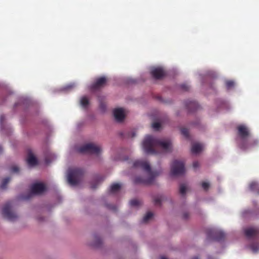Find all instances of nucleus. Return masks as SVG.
I'll return each mask as SVG.
<instances>
[{"mask_svg": "<svg viewBox=\"0 0 259 259\" xmlns=\"http://www.w3.org/2000/svg\"><path fill=\"white\" fill-rule=\"evenodd\" d=\"M46 190L45 185L42 183H36L31 186V193L25 198V199H29L33 194H41Z\"/></svg>", "mask_w": 259, "mask_h": 259, "instance_id": "6e6552de", "label": "nucleus"}, {"mask_svg": "<svg viewBox=\"0 0 259 259\" xmlns=\"http://www.w3.org/2000/svg\"><path fill=\"white\" fill-rule=\"evenodd\" d=\"M202 187L205 191H207L209 187V184L207 182H203L202 183Z\"/></svg>", "mask_w": 259, "mask_h": 259, "instance_id": "c85d7f7f", "label": "nucleus"}, {"mask_svg": "<svg viewBox=\"0 0 259 259\" xmlns=\"http://www.w3.org/2000/svg\"><path fill=\"white\" fill-rule=\"evenodd\" d=\"M249 246L253 252H256L259 250V243H258L252 242Z\"/></svg>", "mask_w": 259, "mask_h": 259, "instance_id": "412c9836", "label": "nucleus"}, {"mask_svg": "<svg viewBox=\"0 0 259 259\" xmlns=\"http://www.w3.org/2000/svg\"><path fill=\"white\" fill-rule=\"evenodd\" d=\"M11 171L13 172H17L19 171V168L16 166H14L11 168Z\"/></svg>", "mask_w": 259, "mask_h": 259, "instance_id": "473e14b6", "label": "nucleus"}, {"mask_svg": "<svg viewBox=\"0 0 259 259\" xmlns=\"http://www.w3.org/2000/svg\"><path fill=\"white\" fill-rule=\"evenodd\" d=\"M234 85V82L231 80H228L226 82V85L229 89L232 88Z\"/></svg>", "mask_w": 259, "mask_h": 259, "instance_id": "cd10ccee", "label": "nucleus"}, {"mask_svg": "<svg viewBox=\"0 0 259 259\" xmlns=\"http://www.w3.org/2000/svg\"><path fill=\"white\" fill-rule=\"evenodd\" d=\"M225 237V234L222 231H217L213 230H209L207 232V239L212 240L221 242L224 240Z\"/></svg>", "mask_w": 259, "mask_h": 259, "instance_id": "1a4fd4ad", "label": "nucleus"}, {"mask_svg": "<svg viewBox=\"0 0 259 259\" xmlns=\"http://www.w3.org/2000/svg\"><path fill=\"white\" fill-rule=\"evenodd\" d=\"M153 200H154V204L155 205L160 206L161 205V202L162 201V196H158L154 198Z\"/></svg>", "mask_w": 259, "mask_h": 259, "instance_id": "5701e85b", "label": "nucleus"}, {"mask_svg": "<svg viewBox=\"0 0 259 259\" xmlns=\"http://www.w3.org/2000/svg\"><path fill=\"white\" fill-rule=\"evenodd\" d=\"M113 114L116 120L119 122L122 121L125 117L124 111L122 108L115 109Z\"/></svg>", "mask_w": 259, "mask_h": 259, "instance_id": "ddd939ff", "label": "nucleus"}, {"mask_svg": "<svg viewBox=\"0 0 259 259\" xmlns=\"http://www.w3.org/2000/svg\"><path fill=\"white\" fill-rule=\"evenodd\" d=\"M150 73L152 77L156 79H161L165 75L164 70L160 67L152 68Z\"/></svg>", "mask_w": 259, "mask_h": 259, "instance_id": "f8f14e48", "label": "nucleus"}, {"mask_svg": "<svg viewBox=\"0 0 259 259\" xmlns=\"http://www.w3.org/2000/svg\"><path fill=\"white\" fill-rule=\"evenodd\" d=\"M89 103L88 99L85 97L81 98L80 104L83 107H87Z\"/></svg>", "mask_w": 259, "mask_h": 259, "instance_id": "4be33fe9", "label": "nucleus"}, {"mask_svg": "<svg viewBox=\"0 0 259 259\" xmlns=\"http://www.w3.org/2000/svg\"><path fill=\"white\" fill-rule=\"evenodd\" d=\"M249 189L252 192H255L259 195V184L255 181H252L249 184Z\"/></svg>", "mask_w": 259, "mask_h": 259, "instance_id": "dca6fc26", "label": "nucleus"}, {"mask_svg": "<svg viewBox=\"0 0 259 259\" xmlns=\"http://www.w3.org/2000/svg\"><path fill=\"white\" fill-rule=\"evenodd\" d=\"M91 188L92 189H95L96 188V186L94 185H91Z\"/></svg>", "mask_w": 259, "mask_h": 259, "instance_id": "c9c22d12", "label": "nucleus"}, {"mask_svg": "<svg viewBox=\"0 0 259 259\" xmlns=\"http://www.w3.org/2000/svg\"><path fill=\"white\" fill-rule=\"evenodd\" d=\"M121 186L118 183H114L111 185L110 188V192L111 193H115L118 191L120 189Z\"/></svg>", "mask_w": 259, "mask_h": 259, "instance_id": "a211bd4d", "label": "nucleus"}, {"mask_svg": "<svg viewBox=\"0 0 259 259\" xmlns=\"http://www.w3.org/2000/svg\"><path fill=\"white\" fill-rule=\"evenodd\" d=\"M143 147L146 153L157 154L156 150L162 149L165 152H169L172 150V145L170 140H162L152 136H147L143 143Z\"/></svg>", "mask_w": 259, "mask_h": 259, "instance_id": "f257e3e1", "label": "nucleus"}, {"mask_svg": "<svg viewBox=\"0 0 259 259\" xmlns=\"http://www.w3.org/2000/svg\"><path fill=\"white\" fill-rule=\"evenodd\" d=\"M185 169L184 163L182 161L175 160L171 165L170 173L173 176L183 175L185 173Z\"/></svg>", "mask_w": 259, "mask_h": 259, "instance_id": "39448f33", "label": "nucleus"}, {"mask_svg": "<svg viewBox=\"0 0 259 259\" xmlns=\"http://www.w3.org/2000/svg\"><path fill=\"white\" fill-rule=\"evenodd\" d=\"M199 162L198 161H194L193 163V167L194 168H196L199 166Z\"/></svg>", "mask_w": 259, "mask_h": 259, "instance_id": "72a5a7b5", "label": "nucleus"}, {"mask_svg": "<svg viewBox=\"0 0 259 259\" xmlns=\"http://www.w3.org/2000/svg\"><path fill=\"white\" fill-rule=\"evenodd\" d=\"M181 88L185 91H188L189 89V86L187 84H182L181 85Z\"/></svg>", "mask_w": 259, "mask_h": 259, "instance_id": "7c9ffc66", "label": "nucleus"}, {"mask_svg": "<svg viewBox=\"0 0 259 259\" xmlns=\"http://www.w3.org/2000/svg\"><path fill=\"white\" fill-rule=\"evenodd\" d=\"M3 152V149L1 146H0V153H2Z\"/></svg>", "mask_w": 259, "mask_h": 259, "instance_id": "4c0bfd02", "label": "nucleus"}, {"mask_svg": "<svg viewBox=\"0 0 259 259\" xmlns=\"http://www.w3.org/2000/svg\"><path fill=\"white\" fill-rule=\"evenodd\" d=\"M10 178H9V177H7V178L4 179L2 182L1 185L0 186L1 189H6V186H7V184H8V183L10 182Z\"/></svg>", "mask_w": 259, "mask_h": 259, "instance_id": "6ab92c4d", "label": "nucleus"}, {"mask_svg": "<svg viewBox=\"0 0 259 259\" xmlns=\"http://www.w3.org/2000/svg\"><path fill=\"white\" fill-rule=\"evenodd\" d=\"M5 120V116L4 115L0 116V125L2 128H3V122Z\"/></svg>", "mask_w": 259, "mask_h": 259, "instance_id": "2f4dec72", "label": "nucleus"}, {"mask_svg": "<svg viewBox=\"0 0 259 259\" xmlns=\"http://www.w3.org/2000/svg\"><path fill=\"white\" fill-rule=\"evenodd\" d=\"M153 215V214L151 212H147L146 214V215L144 217V218L142 220V222L144 223H146L148 222L149 220L152 219Z\"/></svg>", "mask_w": 259, "mask_h": 259, "instance_id": "aec40b11", "label": "nucleus"}, {"mask_svg": "<svg viewBox=\"0 0 259 259\" xmlns=\"http://www.w3.org/2000/svg\"><path fill=\"white\" fill-rule=\"evenodd\" d=\"M107 82V78L105 76H102L97 78L95 82L92 85L91 89L93 90H98L104 87Z\"/></svg>", "mask_w": 259, "mask_h": 259, "instance_id": "9b49d317", "label": "nucleus"}, {"mask_svg": "<svg viewBox=\"0 0 259 259\" xmlns=\"http://www.w3.org/2000/svg\"><path fill=\"white\" fill-rule=\"evenodd\" d=\"M83 175V171L80 168L69 169L68 174V182L72 186H75L79 183Z\"/></svg>", "mask_w": 259, "mask_h": 259, "instance_id": "20e7f679", "label": "nucleus"}, {"mask_svg": "<svg viewBox=\"0 0 259 259\" xmlns=\"http://www.w3.org/2000/svg\"><path fill=\"white\" fill-rule=\"evenodd\" d=\"M161 126V124L159 122H154L152 124V127L153 129H154L155 131H158L160 128Z\"/></svg>", "mask_w": 259, "mask_h": 259, "instance_id": "a878e982", "label": "nucleus"}, {"mask_svg": "<svg viewBox=\"0 0 259 259\" xmlns=\"http://www.w3.org/2000/svg\"><path fill=\"white\" fill-rule=\"evenodd\" d=\"M78 151L80 153L98 155L101 152V149L99 146H98L94 144L89 143L80 147L79 148Z\"/></svg>", "mask_w": 259, "mask_h": 259, "instance_id": "423d86ee", "label": "nucleus"}, {"mask_svg": "<svg viewBox=\"0 0 259 259\" xmlns=\"http://www.w3.org/2000/svg\"><path fill=\"white\" fill-rule=\"evenodd\" d=\"M2 214L4 218L10 221H14L18 218L17 214L11 210V204L7 203L2 210Z\"/></svg>", "mask_w": 259, "mask_h": 259, "instance_id": "0eeeda50", "label": "nucleus"}, {"mask_svg": "<svg viewBox=\"0 0 259 259\" xmlns=\"http://www.w3.org/2000/svg\"><path fill=\"white\" fill-rule=\"evenodd\" d=\"M134 166L135 167L141 168L146 172L147 175L146 178H143L141 177L135 178L134 180L135 184H151L153 183L155 178L159 175L158 172L151 170L149 163L145 160H139L135 161Z\"/></svg>", "mask_w": 259, "mask_h": 259, "instance_id": "f03ea898", "label": "nucleus"}, {"mask_svg": "<svg viewBox=\"0 0 259 259\" xmlns=\"http://www.w3.org/2000/svg\"><path fill=\"white\" fill-rule=\"evenodd\" d=\"M130 204L132 206H137L140 204V201L137 199H133L130 201Z\"/></svg>", "mask_w": 259, "mask_h": 259, "instance_id": "bb28decb", "label": "nucleus"}, {"mask_svg": "<svg viewBox=\"0 0 259 259\" xmlns=\"http://www.w3.org/2000/svg\"><path fill=\"white\" fill-rule=\"evenodd\" d=\"M160 259H166V258L162 256L160 257Z\"/></svg>", "mask_w": 259, "mask_h": 259, "instance_id": "ea45409f", "label": "nucleus"}, {"mask_svg": "<svg viewBox=\"0 0 259 259\" xmlns=\"http://www.w3.org/2000/svg\"><path fill=\"white\" fill-rule=\"evenodd\" d=\"M192 259H199V257L198 256H194Z\"/></svg>", "mask_w": 259, "mask_h": 259, "instance_id": "e433bc0d", "label": "nucleus"}, {"mask_svg": "<svg viewBox=\"0 0 259 259\" xmlns=\"http://www.w3.org/2000/svg\"><path fill=\"white\" fill-rule=\"evenodd\" d=\"M182 135H183L186 138H188L189 137L188 130L186 128H182L181 130Z\"/></svg>", "mask_w": 259, "mask_h": 259, "instance_id": "b1692460", "label": "nucleus"}, {"mask_svg": "<svg viewBox=\"0 0 259 259\" xmlns=\"http://www.w3.org/2000/svg\"><path fill=\"white\" fill-rule=\"evenodd\" d=\"M186 106L190 112H193L196 110L199 107L198 103L194 101H187L186 102Z\"/></svg>", "mask_w": 259, "mask_h": 259, "instance_id": "4468645a", "label": "nucleus"}, {"mask_svg": "<svg viewBox=\"0 0 259 259\" xmlns=\"http://www.w3.org/2000/svg\"><path fill=\"white\" fill-rule=\"evenodd\" d=\"M186 192V187L185 184H181L180 186V193L182 195H185Z\"/></svg>", "mask_w": 259, "mask_h": 259, "instance_id": "393cba45", "label": "nucleus"}, {"mask_svg": "<svg viewBox=\"0 0 259 259\" xmlns=\"http://www.w3.org/2000/svg\"><path fill=\"white\" fill-rule=\"evenodd\" d=\"M183 218H184V219H187V218H188V214L187 213H186H186H184L183 214Z\"/></svg>", "mask_w": 259, "mask_h": 259, "instance_id": "f704fd0d", "label": "nucleus"}, {"mask_svg": "<svg viewBox=\"0 0 259 259\" xmlns=\"http://www.w3.org/2000/svg\"><path fill=\"white\" fill-rule=\"evenodd\" d=\"M135 136V134L134 133H132V137H134Z\"/></svg>", "mask_w": 259, "mask_h": 259, "instance_id": "58836bf2", "label": "nucleus"}, {"mask_svg": "<svg viewBox=\"0 0 259 259\" xmlns=\"http://www.w3.org/2000/svg\"><path fill=\"white\" fill-rule=\"evenodd\" d=\"M238 135L240 138L241 141L238 144L239 148L245 150L249 147L257 145L258 141L257 140L247 141V138L250 135V133L247 127L243 124L239 125L237 127Z\"/></svg>", "mask_w": 259, "mask_h": 259, "instance_id": "7ed1b4c3", "label": "nucleus"}, {"mask_svg": "<svg viewBox=\"0 0 259 259\" xmlns=\"http://www.w3.org/2000/svg\"><path fill=\"white\" fill-rule=\"evenodd\" d=\"M245 236L248 239H259V227H252L244 230Z\"/></svg>", "mask_w": 259, "mask_h": 259, "instance_id": "9d476101", "label": "nucleus"}, {"mask_svg": "<svg viewBox=\"0 0 259 259\" xmlns=\"http://www.w3.org/2000/svg\"><path fill=\"white\" fill-rule=\"evenodd\" d=\"M203 149L202 145L199 143H194L192 146L191 152L193 154L200 152Z\"/></svg>", "mask_w": 259, "mask_h": 259, "instance_id": "f3484780", "label": "nucleus"}, {"mask_svg": "<svg viewBox=\"0 0 259 259\" xmlns=\"http://www.w3.org/2000/svg\"><path fill=\"white\" fill-rule=\"evenodd\" d=\"M96 239L97 242H96V243H95L94 244V245L96 247H98L102 243V240H101V239L98 237H96Z\"/></svg>", "mask_w": 259, "mask_h": 259, "instance_id": "c756f323", "label": "nucleus"}, {"mask_svg": "<svg viewBox=\"0 0 259 259\" xmlns=\"http://www.w3.org/2000/svg\"><path fill=\"white\" fill-rule=\"evenodd\" d=\"M27 162L28 165L30 166H34L37 164V159L31 151L29 152L28 153Z\"/></svg>", "mask_w": 259, "mask_h": 259, "instance_id": "2eb2a0df", "label": "nucleus"}]
</instances>
